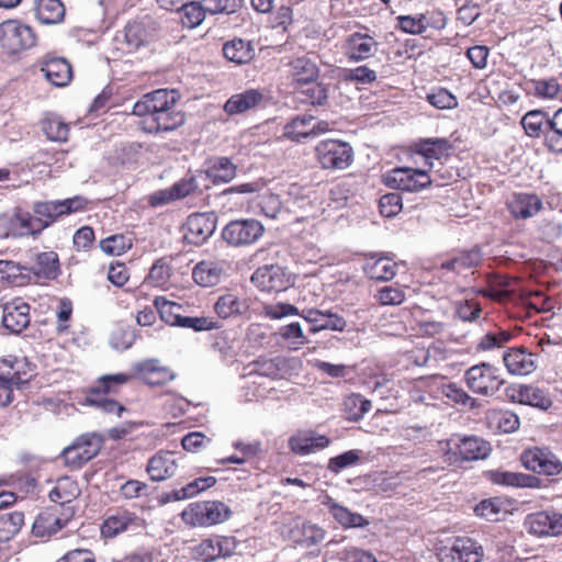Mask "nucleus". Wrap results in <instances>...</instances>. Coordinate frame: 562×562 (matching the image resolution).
<instances>
[{"label":"nucleus","instance_id":"obj_1","mask_svg":"<svg viewBox=\"0 0 562 562\" xmlns=\"http://www.w3.org/2000/svg\"><path fill=\"white\" fill-rule=\"evenodd\" d=\"M178 99L176 90H155L134 104L133 114L144 117L143 130L147 133L173 131L184 123V116L175 110Z\"/></svg>","mask_w":562,"mask_h":562},{"label":"nucleus","instance_id":"obj_2","mask_svg":"<svg viewBox=\"0 0 562 562\" xmlns=\"http://www.w3.org/2000/svg\"><path fill=\"white\" fill-rule=\"evenodd\" d=\"M206 175L203 171L188 173L170 188L157 190L148 196V203L153 207H160L187 196L201 193L202 186L206 187Z\"/></svg>","mask_w":562,"mask_h":562},{"label":"nucleus","instance_id":"obj_3","mask_svg":"<svg viewBox=\"0 0 562 562\" xmlns=\"http://www.w3.org/2000/svg\"><path fill=\"white\" fill-rule=\"evenodd\" d=\"M464 381L472 393L485 397L494 396L505 383L499 369L488 362L470 367L464 373Z\"/></svg>","mask_w":562,"mask_h":562},{"label":"nucleus","instance_id":"obj_4","mask_svg":"<svg viewBox=\"0 0 562 562\" xmlns=\"http://www.w3.org/2000/svg\"><path fill=\"white\" fill-rule=\"evenodd\" d=\"M229 516V507L218 501L192 503L181 514L182 520L192 527H210L222 524Z\"/></svg>","mask_w":562,"mask_h":562},{"label":"nucleus","instance_id":"obj_5","mask_svg":"<svg viewBox=\"0 0 562 562\" xmlns=\"http://www.w3.org/2000/svg\"><path fill=\"white\" fill-rule=\"evenodd\" d=\"M36 36L31 26L18 20L0 23V47L8 54H16L35 45Z\"/></svg>","mask_w":562,"mask_h":562},{"label":"nucleus","instance_id":"obj_6","mask_svg":"<svg viewBox=\"0 0 562 562\" xmlns=\"http://www.w3.org/2000/svg\"><path fill=\"white\" fill-rule=\"evenodd\" d=\"M24 359L8 356L0 359V405H9L13 401V387L27 382Z\"/></svg>","mask_w":562,"mask_h":562},{"label":"nucleus","instance_id":"obj_7","mask_svg":"<svg viewBox=\"0 0 562 562\" xmlns=\"http://www.w3.org/2000/svg\"><path fill=\"white\" fill-rule=\"evenodd\" d=\"M86 203L87 201L82 196L56 201H40L33 204L32 211L37 221L47 228L59 217L83 210Z\"/></svg>","mask_w":562,"mask_h":562},{"label":"nucleus","instance_id":"obj_8","mask_svg":"<svg viewBox=\"0 0 562 562\" xmlns=\"http://www.w3.org/2000/svg\"><path fill=\"white\" fill-rule=\"evenodd\" d=\"M384 182L393 189L418 192L429 187L432 180L427 169L398 167L385 175Z\"/></svg>","mask_w":562,"mask_h":562},{"label":"nucleus","instance_id":"obj_9","mask_svg":"<svg viewBox=\"0 0 562 562\" xmlns=\"http://www.w3.org/2000/svg\"><path fill=\"white\" fill-rule=\"evenodd\" d=\"M102 447V439L95 434L79 436L72 445L63 450L61 457L67 467L79 469L94 458Z\"/></svg>","mask_w":562,"mask_h":562},{"label":"nucleus","instance_id":"obj_10","mask_svg":"<svg viewBox=\"0 0 562 562\" xmlns=\"http://www.w3.org/2000/svg\"><path fill=\"white\" fill-rule=\"evenodd\" d=\"M524 467L546 476H555L562 473L561 459L547 447L527 449L521 454Z\"/></svg>","mask_w":562,"mask_h":562},{"label":"nucleus","instance_id":"obj_11","mask_svg":"<svg viewBox=\"0 0 562 562\" xmlns=\"http://www.w3.org/2000/svg\"><path fill=\"white\" fill-rule=\"evenodd\" d=\"M318 162L324 169H345L352 161V148L348 143L324 139L315 148Z\"/></svg>","mask_w":562,"mask_h":562},{"label":"nucleus","instance_id":"obj_12","mask_svg":"<svg viewBox=\"0 0 562 562\" xmlns=\"http://www.w3.org/2000/svg\"><path fill=\"white\" fill-rule=\"evenodd\" d=\"M251 383L255 385L254 395L259 398H278L280 367L278 359L262 361L256 372L250 373Z\"/></svg>","mask_w":562,"mask_h":562},{"label":"nucleus","instance_id":"obj_13","mask_svg":"<svg viewBox=\"0 0 562 562\" xmlns=\"http://www.w3.org/2000/svg\"><path fill=\"white\" fill-rule=\"evenodd\" d=\"M159 33V23L150 15H143L130 21L123 32V41L128 50H135L154 41Z\"/></svg>","mask_w":562,"mask_h":562},{"label":"nucleus","instance_id":"obj_14","mask_svg":"<svg viewBox=\"0 0 562 562\" xmlns=\"http://www.w3.org/2000/svg\"><path fill=\"white\" fill-rule=\"evenodd\" d=\"M262 224L254 218L231 221L223 229V239L232 246H248L263 234Z\"/></svg>","mask_w":562,"mask_h":562},{"label":"nucleus","instance_id":"obj_15","mask_svg":"<svg viewBox=\"0 0 562 562\" xmlns=\"http://www.w3.org/2000/svg\"><path fill=\"white\" fill-rule=\"evenodd\" d=\"M156 305L158 306L161 318L171 325L191 328L194 331H209L220 328L218 322L212 317H191L177 314L176 310L178 311L180 306L176 303L164 301L159 304V299H156Z\"/></svg>","mask_w":562,"mask_h":562},{"label":"nucleus","instance_id":"obj_16","mask_svg":"<svg viewBox=\"0 0 562 562\" xmlns=\"http://www.w3.org/2000/svg\"><path fill=\"white\" fill-rule=\"evenodd\" d=\"M525 528L537 537H558L562 535V514L554 510H541L527 515Z\"/></svg>","mask_w":562,"mask_h":562},{"label":"nucleus","instance_id":"obj_17","mask_svg":"<svg viewBox=\"0 0 562 562\" xmlns=\"http://www.w3.org/2000/svg\"><path fill=\"white\" fill-rule=\"evenodd\" d=\"M216 216L213 213L191 214L183 226V238L188 244L202 245L214 233Z\"/></svg>","mask_w":562,"mask_h":562},{"label":"nucleus","instance_id":"obj_18","mask_svg":"<svg viewBox=\"0 0 562 562\" xmlns=\"http://www.w3.org/2000/svg\"><path fill=\"white\" fill-rule=\"evenodd\" d=\"M145 527V520L135 513L117 510L103 521L101 533L104 538H114L125 531L139 532L144 530Z\"/></svg>","mask_w":562,"mask_h":562},{"label":"nucleus","instance_id":"obj_19","mask_svg":"<svg viewBox=\"0 0 562 562\" xmlns=\"http://www.w3.org/2000/svg\"><path fill=\"white\" fill-rule=\"evenodd\" d=\"M440 562H481L483 548L470 538H457L450 548L441 549Z\"/></svg>","mask_w":562,"mask_h":562},{"label":"nucleus","instance_id":"obj_20","mask_svg":"<svg viewBox=\"0 0 562 562\" xmlns=\"http://www.w3.org/2000/svg\"><path fill=\"white\" fill-rule=\"evenodd\" d=\"M325 536L326 531L322 527L300 517L293 519L288 526V539L305 548L319 544Z\"/></svg>","mask_w":562,"mask_h":562},{"label":"nucleus","instance_id":"obj_21","mask_svg":"<svg viewBox=\"0 0 562 562\" xmlns=\"http://www.w3.org/2000/svg\"><path fill=\"white\" fill-rule=\"evenodd\" d=\"M134 375L148 385H162L175 375L172 371L160 363L158 359H147L133 364Z\"/></svg>","mask_w":562,"mask_h":562},{"label":"nucleus","instance_id":"obj_22","mask_svg":"<svg viewBox=\"0 0 562 562\" xmlns=\"http://www.w3.org/2000/svg\"><path fill=\"white\" fill-rule=\"evenodd\" d=\"M344 50L350 61H363L375 54L378 42L369 34L355 32L346 38Z\"/></svg>","mask_w":562,"mask_h":562},{"label":"nucleus","instance_id":"obj_23","mask_svg":"<svg viewBox=\"0 0 562 562\" xmlns=\"http://www.w3.org/2000/svg\"><path fill=\"white\" fill-rule=\"evenodd\" d=\"M509 398L514 402L529 405L541 411H548L552 406L549 394L535 385L520 384L507 391Z\"/></svg>","mask_w":562,"mask_h":562},{"label":"nucleus","instance_id":"obj_24","mask_svg":"<svg viewBox=\"0 0 562 562\" xmlns=\"http://www.w3.org/2000/svg\"><path fill=\"white\" fill-rule=\"evenodd\" d=\"M2 324L12 334H20L30 324V305L15 299L3 305Z\"/></svg>","mask_w":562,"mask_h":562},{"label":"nucleus","instance_id":"obj_25","mask_svg":"<svg viewBox=\"0 0 562 562\" xmlns=\"http://www.w3.org/2000/svg\"><path fill=\"white\" fill-rule=\"evenodd\" d=\"M536 358V355L525 348H510L503 356L507 371L514 375L532 373L537 368Z\"/></svg>","mask_w":562,"mask_h":562},{"label":"nucleus","instance_id":"obj_26","mask_svg":"<svg viewBox=\"0 0 562 562\" xmlns=\"http://www.w3.org/2000/svg\"><path fill=\"white\" fill-rule=\"evenodd\" d=\"M178 463L170 451H159L147 463L146 471L156 482L165 481L176 474Z\"/></svg>","mask_w":562,"mask_h":562},{"label":"nucleus","instance_id":"obj_27","mask_svg":"<svg viewBox=\"0 0 562 562\" xmlns=\"http://www.w3.org/2000/svg\"><path fill=\"white\" fill-rule=\"evenodd\" d=\"M251 281L263 294L278 295L281 291V267L279 265L260 267L254 272Z\"/></svg>","mask_w":562,"mask_h":562},{"label":"nucleus","instance_id":"obj_28","mask_svg":"<svg viewBox=\"0 0 562 562\" xmlns=\"http://www.w3.org/2000/svg\"><path fill=\"white\" fill-rule=\"evenodd\" d=\"M225 267L224 261H201L194 266L192 278L201 286H215L222 281Z\"/></svg>","mask_w":562,"mask_h":562},{"label":"nucleus","instance_id":"obj_29","mask_svg":"<svg viewBox=\"0 0 562 562\" xmlns=\"http://www.w3.org/2000/svg\"><path fill=\"white\" fill-rule=\"evenodd\" d=\"M322 503L328 508L334 519L344 528H363L369 525L368 519L362 515L334 502L328 495L324 496Z\"/></svg>","mask_w":562,"mask_h":562},{"label":"nucleus","instance_id":"obj_30","mask_svg":"<svg viewBox=\"0 0 562 562\" xmlns=\"http://www.w3.org/2000/svg\"><path fill=\"white\" fill-rule=\"evenodd\" d=\"M235 549L232 538L215 536L203 540L195 547L196 553L204 561H212L221 555H229Z\"/></svg>","mask_w":562,"mask_h":562},{"label":"nucleus","instance_id":"obj_31","mask_svg":"<svg viewBox=\"0 0 562 562\" xmlns=\"http://www.w3.org/2000/svg\"><path fill=\"white\" fill-rule=\"evenodd\" d=\"M508 210L515 218H530L542 207V201L536 194L517 193L508 202Z\"/></svg>","mask_w":562,"mask_h":562},{"label":"nucleus","instance_id":"obj_32","mask_svg":"<svg viewBox=\"0 0 562 562\" xmlns=\"http://www.w3.org/2000/svg\"><path fill=\"white\" fill-rule=\"evenodd\" d=\"M263 100V94L257 89H248L233 94L224 104V111L229 115L245 113L256 108Z\"/></svg>","mask_w":562,"mask_h":562},{"label":"nucleus","instance_id":"obj_33","mask_svg":"<svg viewBox=\"0 0 562 562\" xmlns=\"http://www.w3.org/2000/svg\"><path fill=\"white\" fill-rule=\"evenodd\" d=\"M45 229L37 221L35 214L25 211H16L11 220L10 233L15 237L35 236Z\"/></svg>","mask_w":562,"mask_h":562},{"label":"nucleus","instance_id":"obj_34","mask_svg":"<svg viewBox=\"0 0 562 562\" xmlns=\"http://www.w3.org/2000/svg\"><path fill=\"white\" fill-rule=\"evenodd\" d=\"M293 92L297 101L310 105H324L328 99L327 87L315 79L296 86Z\"/></svg>","mask_w":562,"mask_h":562},{"label":"nucleus","instance_id":"obj_35","mask_svg":"<svg viewBox=\"0 0 562 562\" xmlns=\"http://www.w3.org/2000/svg\"><path fill=\"white\" fill-rule=\"evenodd\" d=\"M457 449L460 458L464 461L485 459L492 451L491 445L486 440L475 436L460 439Z\"/></svg>","mask_w":562,"mask_h":562},{"label":"nucleus","instance_id":"obj_36","mask_svg":"<svg viewBox=\"0 0 562 562\" xmlns=\"http://www.w3.org/2000/svg\"><path fill=\"white\" fill-rule=\"evenodd\" d=\"M330 440L324 435L314 432L299 434L289 440L293 452L306 456L328 447Z\"/></svg>","mask_w":562,"mask_h":562},{"label":"nucleus","instance_id":"obj_37","mask_svg":"<svg viewBox=\"0 0 562 562\" xmlns=\"http://www.w3.org/2000/svg\"><path fill=\"white\" fill-rule=\"evenodd\" d=\"M44 77L56 87L68 85L71 79V67L64 58L47 59L41 68Z\"/></svg>","mask_w":562,"mask_h":562},{"label":"nucleus","instance_id":"obj_38","mask_svg":"<svg viewBox=\"0 0 562 562\" xmlns=\"http://www.w3.org/2000/svg\"><path fill=\"white\" fill-rule=\"evenodd\" d=\"M35 16L40 23L54 25L63 22L65 7L60 0H35Z\"/></svg>","mask_w":562,"mask_h":562},{"label":"nucleus","instance_id":"obj_39","mask_svg":"<svg viewBox=\"0 0 562 562\" xmlns=\"http://www.w3.org/2000/svg\"><path fill=\"white\" fill-rule=\"evenodd\" d=\"M482 259V254L479 248H473L468 251H462L450 259L440 263V270L460 274L463 271L471 269L479 265Z\"/></svg>","mask_w":562,"mask_h":562},{"label":"nucleus","instance_id":"obj_40","mask_svg":"<svg viewBox=\"0 0 562 562\" xmlns=\"http://www.w3.org/2000/svg\"><path fill=\"white\" fill-rule=\"evenodd\" d=\"M224 57L237 65L249 63L255 57V47L248 41L234 38L223 46Z\"/></svg>","mask_w":562,"mask_h":562},{"label":"nucleus","instance_id":"obj_41","mask_svg":"<svg viewBox=\"0 0 562 562\" xmlns=\"http://www.w3.org/2000/svg\"><path fill=\"white\" fill-rule=\"evenodd\" d=\"M451 149V144L446 138H426L417 144V154L426 159L428 169H432V159H440Z\"/></svg>","mask_w":562,"mask_h":562},{"label":"nucleus","instance_id":"obj_42","mask_svg":"<svg viewBox=\"0 0 562 562\" xmlns=\"http://www.w3.org/2000/svg\"><path fill=\"white\" fill-rule=\"evenodd\" d=\"M520 124L529 137L544 138L549 125V113L542 110L528 111L521 117Z\"/></svg>","mask_w":562,"mask_h":562},{"label":"nucleus","instance_id":"obj_43","mask_svg":"<svg viewBox=\"0 0 562 562\" xmlns=\"http://www.w3.org/2000/svg\"><path fill=\"white\" fill-rule=\"evenodd\" d=\"M80 494V488L75 480L69 476L59 477L49 492L52 502L61 506L71 503Z\"/></svg>","mask_w":562,"mask_h":562},{"label":"nucleus","instance_id":"obj_44","mask_svg":"<svg viewBox=\"0 0 562 562\" xmlns=\"http://www.w3.org/2000/svg\"><path fill=\"white\" fill-rule=\"evenodd\" d=\"M289 72L296 86L317 78L318 69L313 60L306 56L297 57L289 63Z\"/></svg>","mask_w":562,"mask_h":562},{"label":"nucleus","instance_id":"obj_45","mask_svg":"<svg viewBox=\"0 0 562 562\" xmlns=\"http://www.w3.org/2000/svg\"><path fill=\"white\" fill-rule=\"evenodd\" d=\"M27 271H32L38 278L54 279L58 272L57 254L54 251L36 254L34 263Z\"/></svg>","mask_w":562,"mask_h":562},{"label":"nucleus","instance_id":"obj_46","mask_svg":"<svg viewBox=\"0 0 562 562\" xmlns=\"http://www.w3.org/2000/svg\"><path fill=\"white\" fill-rule=\"evenodd\" d=\"M363 269L370 279L376 281H389L396 274V263L383 257L367 261Z\"/></svg>","mask_w":562,"mask_h":562},{"label":"nucleus","instance_id":"obj_47","mask_svg":"<svg viewBox=\"0 0 562 562\" xmlns=\"http://www.w3.org/2000/svg\"><path fill=\"white\" fill-rule=\"evenodd\" d=\"M247 308L248 305L246 301L240 300L232 293L220 296L214 304L216 314L222 318L240 315L245 313Z\"/></svg>","mask_w":562,"mask_h":562},{"label":"nucleus","instance_id":"obj_48","mask_svg":"<svg viewBox=\"0 0 562 562\" xmlns=\"http://www.w3.org/2000/svg\"><path fill=\"white\" fill-rule=\"evenodd\" d=\"M135 375L130 373L105 374L98 379L97 385L92 389V395L116 393L119 389L128 383Z\"/></svg>","mask_w":562,"mask_h":562},{"label":"nucleus","instance_id":"obj_49","mask_svg":"<svg viewBox=\"0 0 562 562\" xmlns=\"http://www.w3.org/2000/svg\"><path fill=\"white\" fill-rule=\"evenodd\" d=\"M216 483V479L213 476H204L198 477L192 482L188 483L186 486L175 490L171 494L168 495L167 501H181L186 498H191L203 492Z\"/></svg>","mask_w":562,"mask_h":562},{"label":"nucleus","instance_id":"obj_50","mask_svg":"<svg viewBox=\"0 0 562 562\" xmlns=\"http://www.w3.org/2000/svg\"><path fill=\"white\" fill-rule=\"evenodd\" d=\"M372 407L371 401L360 394L352 393L344 400V411L347 419L360 420Z\"/></svg>","mask_w":562,"mask_h":562},{"label":"nucleus","instance_id":"obj_51","mask_svg":"<svg viewBox=\"0 0 562 562\" xmlns=\"http://www.w3.org/2000/svg\"><path fill=\"white\" fill-rule=\"evenodd\" d=\"M313 117H295L289 124L283 126V137L290 138L295 142L312 135L315 131V125H312Z\"/></svg>","mask_w":562,"mask_h":562},{"label":"nucleus","instance_id":"obj_52","mask_svg":"<svg viewBox=\"0 0 562 562\" xmlns=\"http://www.w3.org/2000/svg\"><path fill=\"white\" fill-rule=\"evenodd\" d=\"M42 130L49 140L66 142L69 126L57 115H48L42 121Z\"/></svg>","mask_w":562,"mask_h":562},{"label":"nucleus","instance_id":"obj_53","mask_svg":"<svg viewBox=\"0 0 562 562\" xmlns=\"http://www.w3.org/2000/svg\"><path fill=\"white\" fill-rule=\"evenodd\" d=\"M492 480L496 484L515 486V487H532L538 479L533 475L514 473V472H494Z\"/></svg>","mask_w":562,"mask_h":562},{"label":"nucleus","instance_id":"obj_54","mask_svg":"<svg viewBox=\"0 0 562 562\" xmlns=\"http://www.w3.org/2000/svg\"><path fill=\"white\" fill-rule=\"evenodd\" d=\"M181 23L188 29L199 26L205 19L206 11L202 1L186 2L180 9Z\"/></svg>","mask_w":562,"mask_h":562},{"label":"nucleus","instance_id":"obj_55","mask_svg":"<svg viewBox=\"0 0 562 562\" xmlns=\"http://www.w3.org/2000/svg\"><path fill=\"white\" fill-rule=\"evenodd\" d=\"M474 513L476 516L488 521H498L501 516L505 515L506 510L504 509L503 502L499 498L494 497L481 501L475 505Z\"/></svg>","mask_w":562,"mask_h":562},{"label":"nucleus","instance_id":"obj_56","mask_svg":"<svg viewBox=\"0 0 562 562\" xmlns=\"http://www.w3.org/2000/svg\"><path fill=\"white\" fill-rule=\"evenodd\" d=\"M204 173L206 179L211 177L214 181L229 182L236 176V166L227 157H220L214 161L209 171Z\"/></svg>","mask_w":562,"mask_h":562},{"label":"nucleus","instance_id":"obj_57","mask_svg":"<svg viewBox=\"0 0 562 562\" xmlns=\"http://www.w3.org/2000/svg\"><path fill=\"white\" fill-rule=\"evenodd\" d=\"M24 524L22 512H9L0 514V538L9 539L16 535Z\"/></svg>","mask_w":562,"mask_h":562},{"label":"nucleus","instance_id":"obj_58","mask_svg":"<svg viewBox=\"0 0 562 562\" xmlns=\"http://www.w3.org/2000/svg\"><path fill=\"white\" fill-rule=\"evenodd\" d=\"M512 334L505 329H496L488 331L480 339L476 350L477 351H491L497 348H502L512 339Z\"/></svg>","mask_w":562,"mask_h":562},{"label":"nucleus","instance_id":"obj_59","mask_svg":"<svg viewBox=\"0 0 562 562\" xmlns=\"http://www.w3.org/2000/svg\"><path fill=\"white\" fill-rule=\"evenodd\" d=\"M132 247V239L125 235H111L100 241L103 252L111 256H121Z\"/></svg>","mask_w":562,"mask_h":562},{"label":"nucleus","instance_id":"obj_60","mask_svg":"<svg viewBox=\"0 0 562 562\" xmlns=\"http://www.w3.org/2000/svg\"><path fill=\"white\" fill-rule=\"evenodd\" d=\"M427 101L435 108L440 110L453 109L458 105L457 98L445 88L432 89L427 94Z\"/></svg>","mask_w":562,"mask_h":562},{"label":"nucleus","instance_id":"obj_61","mask_svg":"<svg viewBox=\"0 0 562 562\" xmlns=\"http://www.w3.org/2000/svg\"><path fill=\"white\" fill-rule=\"evenodd\" d=\"M375 297L382 305H400L405 300V292L398 285H385L379 289Z\"/></svg>","mask_w":562,"mask_h":562},{"label":"nucleus","instance_id":"obj_62","mask_svg":"<svg viewBox=\"0 0 562 562\" xmlns=\"http://www.w3.org/2000/svg\"><path fill=\"white\" fill-rule=\"evenodd\" d=\"M283 340L288 341L290 349H297L299 346L307 342L300 322L283 324Z\"/></svg>","mask_w":562,"mask_h":562},{"label":"nucleus","instance_id":"obj_63","mask_svg":"<svg viewBox=\"0 0 562 562\" xmlns=\"http://www.w3.org/2000/svg\"><path fill=\"white\" fill-rule=\"evenodd\" d=\"M379 207L380 213L385 217L397 215L403 207L401 194L393 192L382 195L379 201Z\"/></svg>","mask_w":562,"mask_h":562},{"label":"nucleus","instance_id":"obj_64","mask_svg":"<svg viewBox=\"0 0 562 562\" xmlns=\"http://www.w3.org/2000/svg\"><path fill=\"white\" fill-rule=\"evenodd\" d=\"M533 93L541 99H554L561 91V87L557 79H540L532 81Z\"/></svg>","mask_w":562,"mask_h":562}]
</instances>
